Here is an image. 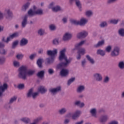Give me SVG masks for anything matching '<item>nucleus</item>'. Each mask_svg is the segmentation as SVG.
Listing matches in <instances>:
<instances>
[{"instance_id": "1", "label": "nucleus", "mask_w": 124, "mask_h": 124, "mask_svg": "<svg viewBox=\"0 0 124 124\" xmlns=\"http://www.w3.org/2000/svg\"><path fill=\"white\" fill-rule=\"evenodd\" d=\"M66 49L63 48L60 51L58 60L61 62L56 66L57 69H61L60 72V75L61 77H67L69 75V70L63 67H67L72 61V58L67 59V56L65 55Z\"/></svg>"}, {"instance_id": "2", "label": "nucleus", "mask_w": 124, "mask_h": 124, "mask_svg": "<svg viewBox=\"0 0 124 124\" xmlns=\"http://www.w3.org/2000/svg\"><path fill=\"white\" fill-rule=\"evenodd\" d=\"M18 77L22 80H27V76H32L34 74V71L29 70L28 71V67L26 66H21L18 69Z\"/></svg>"}, {"instance_id": "3", "label": "nucleus", "mask_w": 124, "mask_h": 124, "mask_svg": "<svg viewBox=\"0 0 124 124\" xmlns=\"http://www.w3.org/2000/svg\"><path fill=\"white\" fill-rule=\"evenodd\" d=\"M46 55L49 57L46 58V62L47 64L51 65L53 64L55 62V60L56 59V56L58 55V49H54L53 50H48L46 51Z\"/></svg>"}, {"instance_id": "4", "label": "nucleus", "mask_w": 124, "mask_h": 124, "mask_svg": "<svg viewBox=\"0 0 124 124\" xmlns=\"http://www.w3.org/2000/svg\"><path fill=\"white\" fill-rule=\"evenodd\" d=\"M28 15L29 17H33V16H35V15L42 16V15H44V11L42 8L37 9L36 11H33L32 9H30L28 11Z\"/></svg>"}, {"instance_id": "5", "label": "nucleus", "mask_w": 124, "mask_h": 124, "mask_svg": "<svg viewBox=\"0 0 124 124\" xmlns=\"http://www.w3.org/2000/svg\"><path fill=\"white\" fill-rule=\"evenodd\" d=\"M34 89H33V88H31L28 90V92L27 93V97H28V98H31V97H32L33 99H35V98L38 96L39 93H34Z\"/></svg>"}, {"instance_id": "6", "label": "nucleus", "mask_w": 124, "mask_h": 124, "mask_svg": "<svg viewBox=\"0 0 124 124\" xmlns=\"http://www.w3.org/2000/svg\"><path fill=\"white\" fill-rule=\"evenodd\" d=\"M48 92L51 93L52 95H56L58 93H61L62 92V87L58 86L54 88H50L48 90Z\"/></svg>"}, {"instance_id": "7", "label": "nucleus", "mask_w": 124, "mask_h": 124, "mask_svg": "<svg viewBox=\"0 0 124 124\" xmlns=\"http://www.w3.org/2000/svg\"><path fill=\"white\" fill-rule=\"evenodd\" d=\"M120 51H121V48L119 46H114L113 51L110 54L111 57H113V58H116V57H118V56L120 55Z\"/></svg>"}, {"instance_id": "8", "label": "nucleus", "mask_w": 124, "mask_h": 124, "mask_svg": "<svg viewBox=\"0 0 124 124\" xmlns=\"http://www.w3.org/2000/svg\"><path fill=\"white\" fill-rule=\"evenodd\" d=\"M69 2L71 4L73 3V1H75V4L77 7H78L80 12H82L83 9H82V4L80 0H69Z\"/></svg>"}, {"instance_id": "9", "label": "nucleus", "mask_w": 124, "mask_h": 124, "mask_svg": "<svg viewBox=\"0 0 124 124\" xmlns=\"http://www.w3.org/2000/svg\"><path fill=\"white\" fill-rule=\"evenodd\" d=\"M8 89V84L6 83H3L2 85L0 86V97L3 95V93Z\"/></svg>"}, {"instance_id": "10", "label": "nucleus", "mask_w": 124, "mask_h": 124, "mask_svg": "<svg viewBox=\"0 0 124 124\" xmlns=\"http://www.w3.org/2000/svg\"><path fill=\"white\" fill-rule=\"evenodd\" d=\"M88 32L86 31H83L81 32H80L78 33L77 35V37L78 39H80L81 38H86L87 36H88Z\"/></svg>"}, {"instance_id": "11", "label": "nucleus", "mask_w": 124, "mask_h": 124, "mask_svg": "<svg viewBox=\"0 0 124 124\" xmlns=\"http://www.w3.org/2000/svg\"><path fill=\"white\" fill-rule=\"evenodd\" d=\"M93 78L96 82H101L102 81V76L100 73H94L93 74Z\"/></svg>"}, {"instance_id": "12", "label": "nucleus", "mask_w": 124, "mask_h": 124, "mask_svg": "<svg viewBox=\"0 0 124 124\" xmlns=\"http://www.w3.org/2000/svg\"><path fill=\"white\" fill-rule=\"evenodd\" d=\"M105 44V40H101L99 41L96 44L93 45L94 48H99L102 47Z\"/></svg>"}, {"instance_id": "13", "label": "nucleus", "mask_w": 124, "mask_h": 124, "mask_svg": "<svg viewBox=\"0 0 124 124\" xmlns=\"http://www.w3.org/2000/svg\"><path fill=\"white\" fill-rule=\"evenodd\" d=\"M29 44V40L26 38H22L19 43L20 46H26Z\"/></svg>"}, {"instance_id": "14", "label": "nucleus", "mask_w": 124, "mask_h": 124, "mask_svg": "<svg viewBox=\"0 0 124 124\" xmlns=\"http://www.w3.org/2000/svg\"><path fill=\"white\" fill-rule=\"evenodd\" d=\"M27 24H28V15H25L24 16L22 21L21 22L22 28H26Z\"/></svg>"}, {"instance_id": "15", "label": "nucleus", "mask_w": 124, "mask_h": 124, "mask_svg": "<svg viewBox=\"0 0 124 124\" xmlns=\"http://www.w3.org/2000/svg\"><path fill=\"white\" fill-rule=\"evenodd\" d=\"M86 42V41L83 40L79 42L78 44H77L75 46V48L72 49L73 51H75V50H79L80 49V47L83 46L84 43Z\"/></svg>"}, {"instance_id": "16", "label": "nucleus", "mask_w": 124, "mask_h": 124, "mask_svg": "<svg viewBox=\"0 0 124 124\" xmlns=\"http://www.w3.org/2000/svg\"><path fill=\"white\" fill-rule=\"evenodd\" d=\"M31 5V2H27L22 6L21 10L24 12H26L28 9H29L30 6Z\"/></svg>"}, {"instance_id": "17", "label": "nucleus", "mask_w": 124, "mask_h": 124, "mask_svg": "<svg viewBox=\"0 0 124 124\" xmlns=\"http://www.w3.org/2000/svg\"><path fill=\"white\" fill-rule=\"evenodd\" d=\"M71 37H72L71 34H70V33L66 32L63 35L62 39L63 41H67V40H69Z\"/></svg>"}, {"instance_id": "18", "label": "nucleus", "mask_w": 124, "mask_h": 124, "mask_svg": "<svg viewBox=\"0 0 124 124\" xmlns=\"http://www.w3.org/2000/svg\"><path fill=\"white\" fill-rule=\"evenodd\" d=\"M5 12L7 14V16H6V18L7 19H11L13 18V14H12V12H11L10 10H5Z\"/></svg>"}, {"instance_id": "19", "label": "nucleus", "mask_w": 124, "mask_h": 124, "mask_svg": "<svg viewBox=\"0 0 124 124\" xmlns=\"http://www.w3.org/2000/svg\"><path fill=\"white\" fill-rule=\"evenodd\" d=\"M107 121H108V115H103L101 116L100 118V122L104 124L105 123H106Z\"/></svg>"}, {"instance_id": "20", "label": "nucleus", "mask_w": 124, "mask_h": 124, "mask_svg": "<svg viewBox=\"0 0 124 124\" xmlns=\"http://www.w3.org/2000/svg\"><path fill=\"white\" fill-rule=\"evenodd\" d=\"M75 106L79 107V108H83L85 106V103L84 102H81V101H77L74 103Z\"/></svg>"}, {"instance_id": "21", "label": "nucleus", "mask_w": 124, "mask_h": 124, "mask_svg": "<svg viewBox=\"0 0 124 124\" xmlns=\"http://www.w3.org/2000/svg\"><path fill=\"white\" fill-rule=\"evenodd\" d=\"M86 87L84 85H79L77 89V93H83L84 91H85Z\"/></svg>"}, {"instance_id": "22", "label": "nucleus", "mask_w": 124, "mask_h": 124, "mask_svg": "<svg viewBox=\"0 0 124 124\" xmlns=\"http://www.w3.org/2000/svg\"><path fill=\"white\" fill-rule=\"evenodd\" d=\"M44 75H45V71L41 70L38 72L37 74V77L40 78V79H42V78H44Z\"/></svg>"}, {"instance_id": "23", "label": "nucleus", "mask_w": 124, "mask_h": 124, "mask_svg": "<svg viewBox=\"0 0 124 124\" xmlns=\"http://www.w3.org/2000/svg\"><path fill=\"white\" fill-rule=\"evenodd\" d=\"M38 91L42 94L46 93L47 92V89L45 88V87L44 86H40L38 89Z\"/></svg>"}, {"instance_id": "24", "label": "nucleus", "mask_w": 124, "mask_h": 124, "mask_svg": "<svg viewBox=\"0 0 124 124\" xmlns=\"http://www.w3.org/2000/svg\"><path fill=\"white\" fill-rule=\"evenodd\" d=\"M43 61L44 60L42 58H39L37 60L36 64L38 65L39 68H42V67H43V66H42V63L43 62Z\"/></svg>"}, {"instance_id": "25", "label": "nucleus", "mask_w": 124, "mask_h": 124, "mask_svg": "<svg viewBox=\"0 0 124 124\" xmlns=\"http://www.w3.org/2000/svg\"><path fill=\"white\" fill-rule=\"evenodd\" d=\"M87 23H88V19L85 18H82L80 19V21H79V25L85 26Z\"/></svg>"}, {"instance_id": "26", "label": "nucleus", "mask_w": 124, "mask_h": 124, "mask_svg": "<svg viewBox=\"0 0 124 124\" xmlns=\"http://www.w3.org/2000/svg\"><path fill=\"white\" fill-rule=\"evenodd\" d=\"M52 10L53 11V12H59L60 11H62V7H61V6L57 5L52 8Z\"/></svg>"}, {"instance_id": "27", "label": "nucleus", "mask_w": 124, "mask_h": 124, "mask_svg": "<svg viewBox=\"0 0 124 124\" xmlns=\"http://www.w3.org/2000/svg\"><path fill=\"white\" fill-rule=\"evenodd\" d=\"M86 58L88 61V62H89L91 63V64H94V63H95V61H94V60L93 59V58H92V57H91L90 55H87L86 56Z\"/></svg>"}, {"instance_id": "28", "label": "nucleus", "mask_w": 124, "mask_h": 124, "mask_svg": "<svg viewBox=\"0 0 124 124\" xmlns=\"http://www.w3.org/2000/svg\"><path fill=\"white\" fill-rule=\"evenodd\" d=\"M20 121L21 122H23V123H24V124H28L31 123V119L29 118L28 117H24L20 119Z\"/></svg>"}, {"instance_id": "29", "label": "nucleus", "mask_w": 124, "mask_h": 124, "mask_svg": "<svg viewBox=\"0 0 124 124\" xmlns=\"http://www.w3.org/2000/svg\"><path fill=\"white\" fill-rule=\"evenodd\" d=\"M99 27L101 29H104V28H106L107 27H108V23H107V21H104L101 22L99 24Z\"/></svg>"}, {"instance_id": "30", "label": "nucleus", "mask_w": 124, "mask_h": 124, "mask_svg": "<svg viewBox=\"0 0 124 124\" xmlns=\"http://www.w3.org/2000/svg\"><path fill=\"white\" fill-rule=\"evenodd\" d=\"M66 112H67V109H66V108H62L58 111L59 115H64Z\"/></svg>"}, {"instance_id": "31", "label": "nucleus", "mask_w": 124, "mask_h": 124, "mask_svg": "<svg viewBox=\"0 0 124 124\" xmlns=\"http://www.w3.org/2000/svg\"><path fill=\"white\" fill-rule=\"evenodd\" d=\"M96 54L97 55H100L101 57H104L105 55V51L101 49H99L97 50Z\"/></svg>"}, {"instance_id": "32", "label": "nucleus", "mask_w": 124, "mask_h": 124, "mask_svg": "<svg viewBox=\"0 0 124 124\" xmlns=\"http://www.w3.org/2000/svg\"><path fill=\"white\" fill-rule=\"evenodd\" d=\"M19 36V32H16L15 33H13L12 34L10 35L9 37L10 38V40H11V39H13V38H16V37H18Z\"/></svg>"}, {"instance_id": "33", "label": "nucleus", "mask_w": 124, "mask_h": 124, "mask_svg": "<svg viewBox=\"0 0 124 124\" xmlns=\"http://www.w3.org/2000/svg\"><path fill=\"white\" fill-rule=\"evenodd\" d=\"M6 58L4 56H0V65H2L5 63Z\"/></svg>"}, {"instance_id": "34", "label": "nucleus", "mask_w": 124, "mask_h": 124, "mask_svg": "<svg viewBox=\"0 0 124 124\" xmlns=\"http://www.w3.org/2000/svg\"><path fill=\"white\" fill-rule=\"evenodd\" d=\"M90 113L92 114L93 117H94L95 118H97L96 116V108H93L90 110Z\"/></svg>"}, {"instance_id": "35", "label": "nucleus", "mask_w": 124, "mask_h": 124, "mask_svg": "<svg viewBox=\"0 0 124 124\" xmlns=\"http://www.w3.org/2000/svg\"><path fill=\"white\" fill-rule=\"evenodd\" d=\"M38 34L40 35V36H43L45 33V30L43 29H40L39 30H38Z\"/></svg>"}, {"instance_id": "36", "label": "nucleus", "mask_w": 124, "mask_h": 124, "mask_svg": "<svg viewBox=\"0 0 124 124\" xmlns=\"http://www.w3.org/2000/svg\"><path fill=\"white\" fill-rule=\"evenodd\" d=\"M118 33L120 36H121V37H124V29L121 28L119 29Z\"/></svg>"}, {"instance_id": "37", "label": "nucleus", "mask_w": 124, "mask_h": 124, "mask_svg": "<svg viewBox=\"0 0 124 124\" xmlns=\"http://www.w3.org/2000/svg\"><path fill=\"white\" fill-rule=\"evenodd\" d=\"M18 44H19L18 40H16L14 41L12 45V49H15V48L18 46Z\"/></svg>"}, {"instance_id": "38", "label": "nucleus", "mask_w": 124, "mask_h": 124, "mask_svg": "<svg viewBox=\"0 0 124 124\" xmlns=\"http://www.w3.org/2000/svg\"><path fill=\"white\" fill-rule=\"evenodd\" d=\"M40 121H42V117H38L36 119L34 120L33 123H31L30 124H37L38 123H39V122H40Z\"/></svg>"}, {"instance_id": "39", "label": "nucleus", "mask_w": 124, "mask_h": 124, "mask_svg": "<svg viewBox=\"0 0 124 124\" xmlns=\"http://www.w3.org/2000/svg\"><path fill=\"white\" fill-rule=\"evenodd\" d=\"M7 54V50H6L4 48L0 49V55L2 56H5Z\"/></svg>"}, {"instance_id": "40", "label": "nucleus", "mask_w": 124, "mask_h": 124, "mask_svg": "<svg viewBox=\"0 0 124 124\" xmlns=\"http://www.w3.org/2000/svg\"><path fill=\"white\" fill-rule=\"evenodd\" d=\"M118 66L120 69H124V62L120 61L118 63Z\"/></svg>"}, {"instance_id": "41", "label": "nucleus", "mask_w": 124, "mask_h": 124, "mask_svg": "<svg viewBox=\"0 0 124 124\" xmlns=\"http://www.w3.org/2000/svg\"><path fill=\"white\" fill-rule=\"evenodd\" d=\"M93 13L92 10H89L85 12V15L87 16V17H91V16H93Z\"/></svg>"}, {"instance_id": "42", "label": "nucleus", "mask_w": 124, "mask_h": 124, "mask_svg": "<svg viewBox=\"0 0 124 124\" xmlns=\"http://www.w3.org/2000/svg\"><path fill=\"white\" fill-rule=\"evenodd\" d=\"M109 81H110V78L108 76H107L104 77L103 82L105 84H107V83H109Z\"/></svg>"}, {"instance_id": "43", "label": "nucleus", "mask_w": 124, "mask_h": 124, "mask_svg": "<svg viewBox=\"0 0 124 124\" xmlns=\"http://www.w3.org/2000/svg\"><path fill=\"white\" fill-rule=\"evenodd\" d=\"M70 22L72 25H75V26L79 25V21H77L76 20L72 19L70 20Z\"/></svg>"}, {"instance_id": "44", "label": "nucleus", "mask_w": 124, "mask_h": 124, "mask_svg": "<svg viewBox=\"0 0 124 124\" xmlns=\"http://www.w3.org/2000/svg\"><path fill=\"white\" fill-rule=\"evenodd\" d=\"M86 51V50H85V48H80L78 49V54H79L80 55H85V52Z\"/></svg>"}, {"instance_id": "45", "label": "nucleus", "mask_w": 124, "mask_h": 124, "mask_svg": "<svg viewBox=\"0 0 124 124\" xmlns=\"http://www.w3.org/2000/svg\"><path fill=\"white\" fill-rule=\"evenodd\" d=\"M75 77H73L70 78L67 82V85L68 86H70L72 83H73L76 80Z\"/></svg>"}, {"instance_id": "46", "label": "nucleus", "mask_w": 124, "mask_h": 124, "mask_svg": "<svg viewBox=\"0 0 124 124\" xmlns=\"http://www.w3.org/2000/svg\"><path fill=\"white\" fill-rule=\"evenodd\" d=\"M49 29L50 31H56V30L57 29V27H56V25L55 24H51L49 26Z\"/></svg>"}, {"instance_id": "47", "label": "nucleus", "mask_w": 124, "mask_h": 124, "mask_svg": "<svg viewBox=\"0 0 124 124\" xmlns=\"http://www.w3.org/2000/svg\"><path fill=\"white\" fill-rule=\"evenodd\" d=\"M10 103H8L5 104L4 108H6V110H10V109H12V107H11V105H10Z\"/></svg>"}, {"instance_id": "48", "label": "nucleus", "mask_w": 124, "mask_h": 124, "mask_svg": "<svg viewBox=\"0 0 124 124\" xmlns=\"http://www.w3.org/2000/svg\"><path fill=\"white\" fill-rule=\"evenodd\" d=\"M119 23V19H111L110 20V24H113V25H117Z\"/></svg>"}, {"instance_id": "49", "label": "nucleus", "mask_w": 124, "mask_h": 124, "mask_svg": "<svg viewBox=\"0 0 124 124\" xmlns=\"http://www.w3.org/2000/svg\"><path fill=\"white\" fill-rule=\"evenodd\" d=\"M2 41H3V42H5V43L8 44L9 43V41H10L9 36L7 37L6 40H5V37H2Z\"/></svg>"}, {"instance_id": "50", "label": "nucleus", "mask_w": 124, "mask_h": 124, "mask_svg": "<svg viewBox=\"0 0 124 124\" xmlns=\"http://www.w3.org/2000/svg\"><path fill=\"white\" fill-rule=\"evenodd\" d=\"M59 39L58 38H55V39H54L53 40H52V44L53 45H59Z\"/></svg>"}, {"instance_id": "51", "label": "nucleus", "mask_w": 124, "mask_h": 124, "mask_svg": "<svg viewBox=\"0 0 124 124\" xmlns=\"http://www.w3.org/2000/svg\"><path fill=\"white\" fill-rule=\"evenodd\" d=\"M111 50H112V46H110V45L108 46L105 48V51L106 52H108V53H110Z\"/></svg>"}, {"instance_id": "52", "label": "nucleus", "mask_w": 124, "mask_h": 124, "mask_svg": "<svg viewBox=\"0 0 124 124\" xmlns=\"http://www.w3.org/2000/svg\"><path fill=\"white\" fill-rule=\"evenodd\" d=\"M16 100L17 97L16 96H14L10 99L9 103L11 104H12V103H13V102H15V101H16Z\"/></svg>"}, {"instance_id": "53", "label": "nucleus", "mask_w": 124, "mask_h": 124, "mask_svg": "<svg viewBox=\"0 0 124 124\" xmlns=\"http://www.w3.org/2000/svg\"><path fill=\"white\" fill-rule=\"evenodd\" d=\"M55 2H51L48 6V9H52V10H53V8H54V6H55Z\"/></svg>"}, {"instance_id": "54", "label": "nucleus", "mask_w": 124, "mask_h": 124, "mask_svg": "<svg viewBox=\"0 0 124 124\" xmlns=\"http://www.w3.org/2000/svg\"><path fill=\"white\" fill-rule=\"evenodd\" d=\"M49 75H53L55 73V71L52 68H49L47 70Z\"/></svg>"}, {"instance_id": "55", "label": "nucleus", "mask_w": 124, "mask_h": 124, "mask_svg": "<svg viewBox=\"0 0 124 124\" xmlns=\"http://www.w3.org/2000/svg\"><path fill=\"white\" fill-rule=\"evenodd\" d=\"M13 65L15 67H19V66H20V62L17 61H14Z\"/></svg>"}, {"instance_id": "56", "label": "nucleus", "mask_w": 124, "mask_h": 124, "mask_svg": "<svg viewBox=\"0 0 124 124\" xmlns=\"http://www.w3.org/2000/svg\"><path fill=\"white\" fill-rule=\"evenodd\" d=\"M118 0H108L107 3L108 4H112V3H115Z\"/></svg>"}, {"instance_id": "57", "label": "nucleus", "mask_w": 124, "mask_h": 124, "mask_svg": "<svg viewBox=\"0 0 124 124\" xmlns=\"http://www.w3.org/2000/svg\"><path fill=\"white\" fill-rule=\"evenodd\" d=\"M17 88L19 90H23V89H25V84H20L17 86Z\"/></svg>"}, {"instance_id": "58", "label": "nucleus", "mask_w": 124, "mask_h": 124, "mask_svg": "<svg viewBox=\"0 0 124 124\" xmlns=\"http://www.w3.org/2000/svg\"><path fill=\"white\" fill-rule=\"evenodd\" d=\"M36 57V53H33V54H31L29 56V58L30 60L32 61V60H33V59H34Z\"/></svg>"}, {"instance_id": "59", "label": "nucleus", "mask_w": 124, "mask_h": 124, "mask_svg": "<svg viewBox=\"0 0 124 124\" xmlns=\"http://www.w3.org/2000/svg\"><path fill=\"white\" fill-rule=\"evenodd\" d=\"M74 114L76 115L78 118H79V117H80V115H81V111L77 110Z\"/></svg>"}, {"instance_id": "60", "label": "nucleus", "mask_w": 124, "mask_h": 124, "mask_svg": "<svg viewBox=\"0 0 124 124\" xmlns=\"http://www.w3.org/2000/svg\"><path fill=\"white\" fill-rule=\"evenodd\" d=\"M86 63L87 61L86 59H83V61H81V66H82V67H85V65H86Z\"/></svg>"}, {"instance_id": "61", "label": "nucleus", "mask_w": 124, "mask_h": 124, "mask_svg": "<svg viewBox=\"0 0 124 124\" xmlns=\"http://www.w3.org/2000/svg\"><path fill=\"white\" fill-rule=\"evenodd\" d=\"M16 57L17 60H22V58L24 57V55L23 54H17Z\"/></svg>"}, {"instance_id": "62", "label": "nucleus", "mask_w": 124, "mask_h": 124, "mask_svg": "<svg viewBox=\"0 0 124 124\" xmlns=\"http://www.w3.org/2000/svg\"><path fill=\"white\" fill-rule=\"evenodd\" d=\"M106 110L104 108H100L98 110V113H106Z\"/></svg>"}, {"instance_id": "63", "label": "nucleus", "mask_w": 124, "mask_h": 124, "mask_svg": "<svg viewBox=\"0 0 124 124\" xmlns=\"http://www.w3.org/2000/svg\"><path fill=\"white\" fill-rule=\"evenodd\" d=\"M108 124H119V122L116 120H113L109 122Z\"/></svg>"}, {"instance_id": "64", "label": "nucleus", "mask_w": 124, "mask_h": 124, "mask_svg": "<svg viewBox=\"0 0 124 124\" xmlns=\"http://www.w3.org/2000/svg\"><path fill=\"white\" fill-rule=\"evenodd\" d=\"M70 122V120L69 119H65L64 120L63 124H69Z\"/></svg>"}]
</instances>
